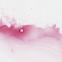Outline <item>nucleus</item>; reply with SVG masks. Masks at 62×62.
<instances>
[{"label": "nucleus", "mask_w": 62, "mask_h": 62, "mask_svg": "<svg viewBox=\"0 0 62 62\" xmlns=\"http://www.w3.org/2000/svg\"><path fill=\"white\" fill-rule=\"evenodd\" d=\"M20 31L21 32H24V30H23V29H22L21 30H20Z\"/></svg>", "instance_id": "nucleus-1"}]
</instances>
